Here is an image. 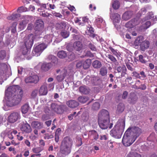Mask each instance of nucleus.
I'll return each mask as SVG.
<instances>
[{
  "label": "nucleus",
  "instance_id": "nucleus-18",
  "mask_svg": "<svg viewBox=\"0 0 157 157\" xmlns=\"http://www.w3.org/2000/svg\"><path fill=\"white\" fill-rule=\"evenodd\" d=\"M138 99V97L134 93H131L129 97L128 101L131 104L133 105L136 103Z\"/></svg>",
  "mask_w": 157,
  "mask_h": 157
},
{
  "label": "nucleus",
  "instance_id": "nucleus-34",
  "mask_svg": "<svg viewBox=\"0 0 157 157\" xmlns=\"http://www.w3.org/2000/svg\"><path fill=\"white\" fill-rule=\"evenodd\" d=\"M125 109V106L123 103H120L117 106V111L119 113H122L124 110Z\"/></svg>",
  "mask_w": 157,
  "mask_h": 157
},
{
  "label": "nucleus",
  "instance_id": "nucleus-9",
  "mask_svg": "<svg viewBox=\"0 0 157 157\" xmlns=\"http://www.w3.org/2000/svg\"><path fill=\"white\" fill-rule=\"evenodd\" d=\"M39 81V78L36 75H33L26 77L25 82L26 83H33L36 84Z\"/></svg>",
  "mask_w": 157,
  "mask_h": 157
},
{
  "label": "nucleus",
  "instance_id": "nucleus-35",
  "mask_svg": "<svg viewBox=\"0 0 157 157\" xmlns=\"http://www.w3.org/2000/svg\"><path fill=\"white\" fill-rule=\"evenodd\" d=\"M57 56L60 58L63 59L66 58L67 56L66 52L63 50L60 51L58 52Z\"/></svg>",
  "mask_w": 157,
  "mask_h": 157
},
{
  "label": "nucleus",
  "instance_id": "nucleus-1",
  "mask_svg": "<svg viewBox=\"0 0 157 157\" xmlns=\"http://www.w3.org/2000/svg\"><path fill=\"white\" fill-rule=\"evenodd\" d=\"M23 92L18 85H13L8 88L5 91L6 105L12 106L19 104L21 101Z\"/></svg>",
  "mask_w": 157,
  "mask_h": 157
},
{
  "label": "nucleus",
  "instance_id": "nucleus-24",
  "mask_svg": "<svg viewBox=\"0 0 157 157\" xmlns=\"http://www.w3.org/2000/svg\"><path fill=\"white\" fill-rule=\"evenodd\" d=\"M110 17L113 19L114 21L115 22L118 23L121 20V16L117 13H115L112 14Z\"/></svg>",
  "mask_w": 157,
  "mask_h": 157
},
{
  "label": "nucleus",
  "instance_id": "nucleus-11",
  "mask_svg": "<svg viewBox=\"0 0 157 157\" xmlns=\"http://www.w3.org/2000/svg\"><path fill=\"white\" fill-rule=\"evenodd\" d=\"M98 121L109 119V114L108 112L105 109L101 110L98 113Z\"/></svg>",
  "mask_w": 157,
  "mask_h": 157
},
{
  "label": "nucleus",
  "instance_id": "nucleus-50",
  "mask_svg": "<svg viewBox=\"0 0 157 157\" xmlns=\"http://www.w3.org/2000/svg\"><path fill=\"white\" fill-rule=\"evenodd\" d=\"M88 100V97L86 96L79 97V102L82 103H85Z\"/></svg>",
  "mask_w": 157,
  "mask_h": 157
},
{
  "label": "nucleus",
  "instance_id": "nucleus-13",
  "mask_svg": "<svg viewBox=\"0 0 157 157\" xmlns=\"http://www.w3.org/2000/svg\"><path fill=\"white\" fill-rule=\"evenodd\" d=\"M20 128L22 131L29 133L32 131V129L29 124L26 122H22L20 124Z\"/></svg>",
  "mask_w": 157,
  "mask_h": 157
},
{
  "label": "nucleus",
  "instance_id": "nucleus-44",
  "mask_svg": "<svg viewBox=\"0 0 157 157\" xmlns=\"http://www.w3.org/2000/svg\"><path fill=\"white\" fill-rule=\"evenodd\" d=\"M20 17V14L18 13L13 14L12 15L7 17L8 19L10 20H14L16 18Z\"/></svg>",
  "mask_w": 157,
  "mask_h": 157
},
{
  "label": "nucleus",
  "instance_id": "nucleus-7",
  "mask_svg": "<svg viewBox=\"0 0 157 157\" xmlns=\"http://www.w3.org/2000/svg\"><path fill=\"white\" fill-rule=\"evenodd\" d=\"M33 35L32 34L25 37L24 40L25 46L31 48L33 43Z\"/></svg>",
  "mask_w": 157,
  "mask_h": 157
},
{
  "label": "nucleus",
  "instance_id": "nucleus-52",
  "mask_svg": "<svg viewBox=\"0 0 157 157\" xmlns=\"http://www.w3.org/2000/svg\"><path fill=\"white\" fill-rule=\"evenodd\" d=\"M82 22H80L81 20H79V25L82 24V25H83V24L85 23H88V22L89 19L88 18H87L86 17H84L82 18Z\"/></svg>",
  "mask_w": 157,
  "mask_h": 157
},
{
  "label": "nucleus",
  "instance_id": "nucleus-51",
  "mask_svg": "<svg viewBox=\"0 0 157 157\" xmlns=\"http://www.w3.org/2000/svg\"><path fill=\"white\" fill-rule=\"evenodd\" d=\"M17 12L18 13H21L24 12L28 11V9L24 6L19 7L17 10Z\"/></svg>",
  "mask_w": 157,
  "mask_h": 157
},
{
  "label": "nucleus",
  "instance_id": "nucleus-21",
  "mask_svg": "<svg viewBox=\"0 0 157 157\" xmlns=\"http://www.w3.org/2000/svg\"><path fill=\"white\" fill-rule=\"evenodd\" d=\"M31 125L33 128L38 129L43 128V124L38 121H33L31 124Z\"/></svg>",
  "mask_w": 157,
  "mask_h": 157
},
{
  "label": "nucleus",
  "instance_id": "nucleus-64",
  "mask_svg": "<svg viewBox=\"0 0 157 157\" xmlns=\"http://www.w3.org/2000/svg\"><path fill=\"white\" fill-rule=\"evenodd\" d=\"M38 93V91L35 90L33 91L31 94V97L33 98H35L37 96Z\"/></svg>",
  "mask_w": 157,
  "mask_h": 157
},
{
  "label": "nucleus",
  "instance_id": "nucleus-3",
  "mask_svg": "<svg viewBox=\"0 0 157 157\" xmlns=\"http://www.w3.org/2000/svg\"><path fill=\"white\" fill-rule=\"evenodd\" d=\"M72 141L69 138H64L60 147L61 153L64 155H67L71 152Z\"/></svg>",
  "mask_w": 157,
  "mask_h": 157
},
{
  "label": "nucleus",
  "instance_id": "nucleus-5",
  "mask_svg": "<svg viewBox=\"0 0 157 157\" xmlns=\"http://www.w3.org/2000/svg\"><path fill=\"white\" fill-rule=\"evenodd\" d=\"M51 109L52 112L62 114L67 111L68 108L64 105H59L56 103L53 102L51 104Z\"/></svg>",
  "mask_w": 157,
  "mask_h": 157
},
{
  "label": "nucleus",
  "instance_id": "nucleus-48",
  "mask_svg": "<svg viewBox=\"0 0 157 157\" xmlns=\"http://www.w3.org/2000/svg\"><path fill=\"white\" fill-rule=\"evenodd\" d=\"M100 106V104L99 103L95 102L93 104L92 109L94 110H98L99 109Z\"/></svg>",
  "mask_w": 157,
  "mask_h": 157
},
{
  "label": "nucleus",
  "instance_id": "nucleus-17",
  "mask_svg": "<svg viewBox=\"0 0 157 157\" xmlns=\"http://www.w3.org/2000/svg\"><path fill=\"white\" fill-rule=\"evenodd\" d=\"M117 72L121 73V75L119 78L124 77L126 74L127 69L124 65H123L121 67H118L117 69Z\"/></svg>",
  "mask_w": 157,
  "mask_h": 157
},
{
  "label": "nucleus",
  "instance_id": "nucleus-27",
  "mask_svg": "<svg viewBox=\"0 0 157 157\" xmlns=\"http://www.w3.org/2000/svg\"><path fill=\"white\" fill-rule=\"evenodd\" d=\"M53 37L52 34L44 36L43 39L46 43L48 44L52 41Z\"/></svg>",
  "mask_w": 157,
  "mask_h": 157
},
{
  "label": "nucleus",
  "instance_id": "nucleus-30",
  "mask_svg": "<svg viewBox=\"0 0 157 157\" xmlns=\"http://www.w3.org/2000/svg\"><path fill=\"white\" fill-rule=\"evenodd\" d=\"M48 59L50 60L52 63L55 65L57 64L58 62V59L55 56L52 55H49L48 57Z\"/></svg>",
  "mask_w": 157,
  "mask_h": 157
},
{
  "label": "nucleus",
  "instance_id": "nucleus-14",
  "mask_svg": "<svg viewBox=\"0 0 157 157\" xmlns=\"http://www.w3.org/2000/svg\"><path fill=\"white\" fill-rule=\"evenodd\" d=\"M100 127L103 129H107L109 125V119L98 121Z\"/></svg>",
  "mask_w": 157,
  "mask_h": 157
},
{
  "label": "nucleus",
  "instance_id": "nucleus-49",
  "mask_svg": "<svg viewBox=\"0 0 157 157\" xmlns=\"http://www.w3.org/2000/svg\"><path fill=\"white\" fill-rule=\"evenodd\" d=\"M43 148L41 147H37L33 148L32 150L35 153H39L43 150Z\"/></svg>",
  "mask_w": 157,
  "mask_h": 157
},
{
  "label": "nucleus",
  "instance_id": "nucleus-36",
  "mask_svg": "<svg viewBox=\"0 0 157 157\" xmlns=\"http://www.w3.org/2000/svg\"><path fill=\"white\" fill-rule=\"evenodd\" d=\"M28 21H29L28 20L26 19L21 22L19 24V28L21 30L23 29L26 26Z\"/></svg>",
  "mask_w": 157,
  "mask_h": 157
},
{
  "label": "nucleus",
  "instance_id": "nucleus-63",
  "mask_svg": "<svg viewBox=\"0 0 157 157\" xmlns=\"http://www.w3.org/2000/svg\"><path fill=\"white\" fill-rule=\"evenodd\" d=\"M89 47L92 51H96L97 50L96 47L92 43H90L88 45Z\"/></svg>",
  "mask_w": 157,
  "mask_h": 157
},
{
  "label": "nucleus",
  "instance_id": "nucleus-39",
  "mask_svg": "<svg viewBox=\"0 0 157 157\" xmlns=\"http://www.w3.org/2000/svg\"><path fill=\"white\" fill-rule=\"evenodd\" d=\"M108 72L107 69L106 67H102L100 70V74L102 76L106 75Z\"/></svg>",
  "mask_w": 157,
  "mask_h": 157
},
{
  "label": "nucleus",
  "instance_id": "nucleus-29",
  "mask_svg": "<svg viewBox=\"0 0 157 157\" xmlns=\"http://www.w3.org/2000/svg\"><path fill=\"white\" fill-rule=\"evenodd\" d=\"M91 63V60L90 59H87L83 63V67L85 69H86L89 67Z\"/></svg>",
  "mask_w": 157,
  "mask_h": 157
},
{
  "label": "nucleus",
  "instance_id": "nucleus-8",
  "mask_svg": "<svg viewBox=\"0 0 157 157\" xmlns=\"http://www.w3.org/2000/svg\"><path fill=\"white\" fill-rule=\"evenodd\" d=\"M57 73H60V75H58L56 77V79L58 82H61L63 80L67 74V70L65 69H63L62 70L59 69L56 71Z\"/></svg>",
  "mask_w": 157,
  "mask_h": 157
},
{
  "label": "nucleus",
  "instance_id": "nucleus-41",
  "mask_svg": "<svg viewBox=\"0 0 157 157\" xmlns=\"http://www.w3.org/2000/svg\"><path fill=\"white\" fill-rule=\"evenodd\" d=\"M89 136L91 137H98L99 135L95 130H92L89 132Z\"/></svg>",
  "mask_w": 157,
  "mask_h": 157
},
{
  "label": "nucleus",
  "instance_id": "nucleus-26",
  "mask_svg": "<svg viewBox=\"0 0 157 157\" xmlns=\"http://www.w3.org/2000/svg\"><path fill=\"white\" fill-rule=\"evenodd\" d=\"M52 66L51 63H44L41 66V69L44 71H47Z\"/></svg>",
  "mask_w": 157,
  "mask_h": 157
},
{
  "label": "nucleus",
  "instance_id": "nucleus-20",
  "mask_svg": "<svg viewBox=\"0 0 157 157\" xmlns=\"http://www.w3.org/2000/svg\"><path fill=\"white\" fill-rule=\"evenodd\" d=\"M66 104L68 107L71 108H75L78 105V103L74 100H70L67 101Z\"/></svg>",
  "mask_w": 157,
  "mask_h": 157
},
{
  "label": "nucleus",
  "instance_id": "nucleus-25",
  "mask_svg": "<svg viewBox=\"0 0 157 157\" xmlns=\"http://www.w3.org/2000/svg\"><path fill=\"white\" fill-rule=\"evenodd\" d=\"M90 89L86 86H82L79 88V91L84 94H88L90 92Z\"/></svg>",
  "mask_w": 157,
  "mask_h": 157
},
{
  "label": "nucleus",
  "instance_id": "nucleus-15",
  "mask_svg": "<svg viewBox=\"0 0 157 157\" xmlns=\"http://www.w3.org/2000/svg\"><path fill=\"white\" fill-rule=\"evenodd\" d=\"M136 138H122V142L125 146L131 145L136 140Z\"/></svg>",
  "mask_w": 157,
  "mask_h": 157
},
{
  "label": "nucleus",
  "instance_id": "nucleus-46",
  "mask_svg": "<svg viewBox=\"0 0 157 157\" xmlns=\"http://www.w3.org/2000/svg\"><path fill=\"white\" fill-rule=\"evenodd\" d=\"M107 57L113 63L115 64L118 63V62L116 58L113 55L110 54L108 55Z\"/></svg>",
  "mask_w": 157,
  "mask_h": 157
},
{
  "label": "nucleus",
  "instance_id": "nucleus-60",
  "mask_svg": "<svg viewBox=\"0 0 157 157\" xmlns=\"http://www.w3.org/2000/svg\"><path fill=\"white\" fill-rule=\"evenodd\" d=\"M133 72L132 73V76L135 77L137 78L140 79V75L139 73H138L136 71H133Z\"/></svg>",
  "mask_w": 157,
  "mask_h": 157
},
{
  "label": "nucleus",
  "instance_id": "nucleus-59",
  "mask_svg": "<svg viewBox=\"0 0 157 157\" xmlns=\"http://www.w3.org/2000/svg\"><path fill=\"white\" fill-rule=\"evenodd\" d=\"M61 35L64 38L67 37L69 35V34L66 31H62L61 33Z\"/></svg>",
  "mask_w": 157,
  "mask_h": 157
},
{
  "label": "nucleus",
  "instance_id": "nucleus-12",
  "mask_svg": "<svg viewBox=\"0 0 157 157\" xmlns=\"http://www.w3.org/2000/svg\"><path fill=\"white\" fill-rule=\"evenodd\" d=\"M140 23V21L138 18H135L127 22L125 25L126 28H131Z\"/></svg>",
  "mask_w": 157,
  "mask_h": 157
},
{
  "label": "nucleus",
  "instance_id": "nucleus-33",
  "mask_svg": "<svg viewBox=\"0 0 157 157\" xmlns=\"http://www.w3.org/2000/svg\"><path fill=\"white\" fill-rule=\"evenodd\" d=\"M11 132L7 130L3 132L1 134V136L2 137H11Z\"/></svg>",
  "mask_w": 157,
  "mask_h": 157
},
{
  "label": "nucleus",
  "instance_id": "nucleus-40",
  "mask_svg": "<svg viewBox=\"0 0 157 157\" xmlns=\"http://www.w3.org/2000/svg\"><path fill=\"white\" fill-rule=\"evenodd\" d=\"M29 109V106L28 104H25L21 107V111L23 113H26Z\"/></svg>",
  "mask_w": 157,
  "mask_h": 157
},
{
  "label": "nucleus",
  "instance_id": "nucleus-45",
  "mask_svg": "<svg viewBox=\"0 0 157 157\" xmlns=\"http://www.w3.org/2000/svg\"><path fill=\"white\" fill-rule=\"evenodd\" d=\"M11 134L12 135V136H11V137H23L22 136L20 135V133L18 132L17 131L15 130H14L12 132H11Z\"/></svg>",
  "mask_w": 157,
  "mask_h": 157
},
{
  "label": "nucleus",
  "instance_id": "nucleus-10",
  "mask_svg": "<svg viewBox=\"0 0 157 157\" xmlns=\"http://www.w3.org/2000/svg\"><path fill=\"white\" fill-rule=\"evenodd\" d=\"M20 116L19 112H13L8 117V121L10 123H14L20 118Z\"/></svg>",
  "mask_w": 157,
  "mask_h": 157
},
{
  "label": "nucleus",
  "instance_id": "nucleus-28",
  "mask_svg": "<svg viewBox=\"0 0 157 157\" xmlns=\"http://www.w3.org/2000/svg\"><path fill=\"white\" fill-rule=\"evenodd\" d=\"M67 50L70 51L71 52L72 51H78V41L75 42L72 46V48L71 49H70L68 47L67 48Z\"/></svg>",
  "mask_w": 157,
  "mask_h": 157
},
{
  "label": "nucleus",
  "instance_id": "nucleus-43",
  "mask_svg": "<svg viewBox=\"0 0 157 157\" xmlns=\"http://www.w3.org/2000/svg\"><path fill=\"white\" fill-rule=\"evenodd\" d=\"M127 157H141V155L136 152H131L128 155Z\"/></svg>",
  "mask_w": 157,
  "mask_h": 157
},
{
  "label": "nucleus",
  "instance_id": "nucleus-62",
  "mask_svg": "<svg viewBox=\"0 0 157 157\" xmlns=\"http://www.w3.org/2000/svg\"><path fill=\"white\" fill-rule=\"evenodd\" d=\"M78 113H77L76 112H75L73 113L70 114L68 116V119L70 120H72L73 118V117L74 116H76Z\"/></svg>",
  "mask_w": 157,
  "mask_h": 157
},
{
  "label": "nucleus",
  "instance_id": "nucleus-32",
  "mask_svg": "<svg viewBox=\"0 0 157 157\" xmlns=\"http://www.w3.org/2000/svg\"><path fill=\"white\" fill-rule=\"evenodd\" d=\"M92 65L94 68L98 69L101 67V63L100 61L98 60H95L93 62Z\"/></svg>",
  "mask_w": 157,
  "mask_h": 157
},
{
  "label": "nucleus",
  "instance_id": "nucleus-37",
  "mask_svg": "<svg viewBox=\"0 0 157 157\" xmlns=\"http://www.w3.org/2000/svg\"><path fill=\"white\" fill-rule=\"evenodd\" d=\"M81 118L83 121H87L89 118V115L88 112H85L83 113L81 116Z\"/></svg>",
  "mask_w": 157,
  "mask_h": 157
},
{
  "label": "nucleus",
  "instance_id": "nucleus-56",
  "mask_svg": "<svg viewBox=\"0 0 157 157\" xmlns=\"http://www.w3.org/2000/svg\"><path fill=\"white\" fill-rule=\"evenodd\" d=\"M139 61L142 63H146L147 62V61L145 60L143 56L141 55H140L139 56Z\"/></svg>",
  "mask_w": 157,
  "mask_h": 157
},
{
  "label": "nucleus",
  "instance_id": "nucleus-47",
  "mask_svg": "<svg viewBox=\"0 0 157 157\" xmlns=\"http://www.w3.org/2000/svg\"><path fill=\"white\" fill-rule=\"evenodd\" d=\"M112 6L114 9H117L120 7V3L118 1H114L112 4Z\"/></svg>",
  "mask_w": 157,
  "mask_h": 157
},
{
  "label": "nucleus",
  "instance_id": "nucleus-31",
  "mask_svg": "<svg viewBox=\"0 0 157 157\" xmlns=\"http://www.w3.org/2000/svg\"><path fill=\"white\" fill-rule=\"evenodd\" d=\"M30 48L27 47H24L21 48V50L22 54L24 56L28 55L30 52Z\"/></svg>",
  "mask_w": 157,
  "mask_h": 157
},
{
  "label": "nucleus",
  "instance_id": "nucleus-38",
  "mask_svg": "<svg viewBox=\"0 0 157 157\" xmlns=\"http://www.w3.org/2000/svg\"><path fill=\"white\" fill-rule=\"evenodd\" d=\"M109 48L111 50V52H112L113 55L115 56L118 59L119 58V57H120L121 54L117 52V50L114 49L111 47H109Z\"/></svg>",
  "mask_w": 157,
  "mask_h": 157
},
{
  "label": "nucleus",
  "instance_id": "nucleus-19",
  "mask_svg": "<svg viewBox=\"0 0 157 157\" xmlns=\"http://www.w3.org/2000/svg\"><path fill=\"white\" fill-rule=\"evenodd\" d=\"M48 92L47 86L45 84L42 85L39 90L40 96L45 95L47 94Z\"/></svg>",
  "mask_w": 157,
  "mask_h": 157
},
{
  "label": "nucleus",
  "instance_id": "nucleus-16",
  "mask_svg": "<svg viewBox=\"0 0 157 157\" xmlns=\"http://www.w3.org/2000/svg\"><path fill=\"white\" fill-rule=\"evenodd\" d=\"M44 23L41 20H37L36 22L35 29L36 31H41L44 27Z\"/></svg>",
  "mask_w": 157,
  "mask_h": 157
},
{
  "label": "nucleus",
  "instance_id": "nucleus-61",
  "mask_svg": "<svg viewBox=\"0 0 157 157\" xmlns=\"http://www.w3.org/2000/svg\"><path fill=\"white\" fill-rule=\"evenodd\" d=\"M6 56V52L4 50H2L0 51V59H3Z\"/></svg>",
  "mask_w": 157,
  "mask_h": 157
},
{
  "label": "nucleus",
  "instance_id": "nucleus-42",
  "mask_svg": "<svg viewBox=\"0 0 157 157\" xmlns=\"http://www.w3.org/2000/svg\"><path fill=\"white\" fill-rule=\"evenodd\" d=\"M153 14L152 12H149L147 16L142 19V21H145L151 19L153 17Z\"/></svg>",
  "mask_w": 157,
  "mask_h": 157
},
{
  "label": "nucleus",
  "instance_id": "nucleus-54",
  "mask_svg": "<svg viewBox=\"0 0 157 157\" xmlns=\"http://www.w3.org/2000/svg\"><path fill=\"white\" fill-rule=\"evenodd\" d=\"M151 24V23L150 21H147L143 25V26L144 29H147L150 27Z\"/></svg>",
  "mask_w": 157,
  "mask_h": 157
},
{
  "label": "nucleus",
  "instance_id": "nucleus-2",
  "mask_svg": "<svg viewBox=\"0 0 157 157\" xmlns=\"http://www.w3.org/2000/svg\"><path fill=\"white\" fill-rule=\"evenodd\" d=\"M142 132V129L138 127H130L125 131L123 137H138Z\"/></svg>",
  "mask_w": 157,
  "mask_h": 157
},
{
  "label": "nucleus",
  "instance_id": "nucleus-57",
  "mask_svg": "<svg viewBox=\"0 0 157 157\" xmlns=\"http://www.w3.org/2000/svg\"><path fill=\"white\" fill-rule=\"evenodd\" d=\"M147 12V10L145 8H142L139 12V14L140 15H144Z\"/></svg>",
  "mask_w": 157,
  "mask_h": 157
},
{
  "label": "nucleus",
  "instance_id": "nucleus-23",
  "mask_svg": "<svg viewBox=\"0 0 157 157\" xmlns=\"http://www.w3.org/2000/svg\"><path fill=\"white\" fill-rule=\"evenodd\" d=\"M133 14L131 11H128L125 12L122 16V19L124 20L127 21L130 19Z\"/></svg>",
  "mask_w": 157,
  "mask_h": 157
},
{
  "label": "nucleus",
  "instance_id": "nucleus-58",
  "mask_svg": "<svg viewBox=\"0 0 157 157\" xmlns=\"http://www.w3.org/2000/svg\"><path fill=\"white\" fill-rule=\"evenodd\" d=\"M141 40L140 39V37H137L134 42V44L136 46H137L139 45L140 44V43L141 42Z\"/></svg>",
  "mask_w": 157,
  "mask_h": 157
},
{
  "label": "nucleus",
  "instance_id": "nucleus-22",
  "mask_svg": "<svg viewBox=\"0 0 157 157\" xmlns=\"http://www.w3.org/2000/svg\"><path fill=\"white\" fill-rule=\"evenodd\" d=\"M149 42L148 41L145 40L142 42L140 45V49L142 51H144L149 48Z\"/></svg>",
  "mask_w": 157,
  "mask_h": 157
},
{
  "label": "nucleus",
  "instance_id": "nucleus-6",
  "mask_svg": "<svg viewBox=\"0 0 157 157\" xmlns=\"http://www.w3.org/2000/svg\"><path fill=\"white\" fill-rule=\"evenodd\" d=\"M33 50L32 53L33 56H40L43 51L47 47V45L44 43H41L35 46Z\"/></svg>",
  "mask_w": 157,
  "mask_h": 157
},
{
  "label": "nucleus",
  "instance_id": "nucleus-53",
  "mask_svg": "<svg viewBox=\"0 0 157 157\" xmlns=\"http://www.w3.org/2000/svg\"><path fill=\"white\" fill-rule=\"evenodd\" d=\"M126 66L128 69L131 71H134L135 69L133 68V64L130 63H126Z\"/></svg>",
  "mask_w": 157,
  "mask_h": 157
},
{
  "label": "nucleus",
  "instance_id": "nucleus-55",
  "mask_svg": "<svg viewBox=\"0 0 157 157\" xmlns=\"http://www.w3.org/2000/svg\"><path fill=\"white\" fill-rule=\"evenodd\" d=\"M58 26L59 27L60 29H64L67 25V23L64 21H62L58 24Z\"/></svg>",
  "mask_w": 157,
  "mask_h": 157
},
{
  "label": "nucleus",
  "instance_id": "nucleus-4",
  "mask_svg": "<svg viewBox=\"0 0 157 157\" xmlns=\"http://www.w3.org/2000/svg\"><path fill=\"white\" fill-rule=\"evenodd\" d=\"M125 126V122L120 123L118 122L113 128L110 131V134L112 136L120 137L121 136V130L124 129Z\"/></svg>",
  "mask_w": 157,
  "mask_h": 157
}]
</instances>
